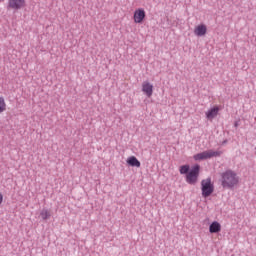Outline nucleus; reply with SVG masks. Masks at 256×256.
<instances>
[{
	"label": "nucleus",
	"mask_w": 256,
	"mask_h": 256,
	"mask_svg": "<svg viewBox=\"0 0 256 256\" xmlns=\"http://www.w3.org/2000/svg\"><path fill=\"white\" fill-rule=\"evenodd\" d=\"M5 111H7V102L3 96H0V114L5 113Z\"/></svg>",
	"instance_id": "obj_12"
},
{
	"label": "nucleus",
	"mask_w": 256,
	"mask_h": 256,
	"mask_svg": "<svg viewBox=\"0 0 256 256\" xmlns=\"http://www.w3.org/2000/svg\"><path fill=\"white\" fill-rule=\"evenodd\" d=\"M142 93H144L148 98L153 97V84L149 81H144L142 83Z\"/></svg>",
	"instance_id": "obj_7"
},
{
	"label": "nucleus",
	"mask_w": 256,
	"mask_h": 256,
	"mask_svg": "<svg viewBox=\"0 0 256 256\" xmlns=\"http://www.w3.org/2000/svg\"><path fill=\"white\" fill-rule=\"evenodd\" d=\"M2 203H3V194L0 193V205H2Z\"/></svg>",
	"instance_id": "obj_15"
},
{
	"label": "nucleus",
	"mask_w": 256,
	"mask_h": 256,
	"mask_svg": "<svg viewBox=\"0 0 256 256\" xmlns=\"http://www.w3.org/2000/svg\"><path fill=\"white\" fill-rule=\"evenodd\" d=\"M220 110H221V108H219V106H214V107L210 108L208 111H206L205 115H206V118L208 119V121H213L215 119V117H217V115H219Z\"/></svg>",
	"instance_id": "obj_8"
},
{
	"label": "nucleus",
	"mask_w": 256,
	"mask_h": 256,
	"mask_svg": "<svg viewBox=\"0 0 256 256\" xmlns=\"http://www.w3.org/2000/svg\"><path fill=\"white\" fill-rule=\"evenodd\" d=\"M26 0H8V9L19 11L25 7Z\"/></svg>",
	"instance_id": "obj_6"
},
{
	"label": "nucleus",
	"mask_w": 256,
	"mask_h": 256,
	"mask_svg": "<svg viewBox=\"0 0 256 256\" xmlns=\"http://www.w3.org/2000/svg\"><path fill=\"white\" fill-rule=\"evenodd\" d=\"M194 34L197 37H203V36L207 35V26L205 24H200V25L196 26L194 29Z\"/></svg>",
	"instance_id": "obj_9"
},
{
	"label": "nucleus",
	"mask_w": 256,
	"mask_h": 256,
	"mask_svg": "<svg viewBox=\"0 0 256 256\" xmlns=\"http://www.w3.org/2000/svg\"><path fill=\"white\" fill-rule=\"evenodd\" d=\"M210 233H220L221 232V224L217 221H214L209 226Z\"/></svg>",
	"instance_id": "obj_11"
},
{
	"label": "nucleus",
	"mask_w": 256,
	"mask_h": 256,
	"mask_svg": "<svg viewBox=\"0 0 256 256\" xmlns=\"http://www.w3.org/2000/svg\"><path fill=\"white\" fill-rule=\"evenodd\" d=\"M200 169L201 167L199 165H195L186 175V181L189 183V185H195V183H197V179H199Z\"/></svg>",
	"instance_id": "obj_4"
},
{
	"label": "nucleus",
	"mask_w": 256,
	"mask_h": 256,
	"mask_svg": "<svg viewBox=\"0 0 256 256\" xmlns=\"http://www.w3.org/2000/svg\"><path fill=\"white\" fill-rule=\"evenodd\" d=\"M145 17H146L145 9L138 8L134 11L133 21H134V23L141 25V23H143V21H145Z\"/></svg>",
	"instance_id": "obj_5"
},
{
	"label": "nucleus",
	"mask_w": 256,
	"mask_h": 256,
	"mask_svg": "<svg viewBox=\"0 0 256 256\" xmlns=\"http://www.w3.org/2000/svg\"><path fill=\"white\" fill-rule=\"evenodd\" d=\"M221 152L215 150H206L204 152L194 155L195 161H205V159H212V157H220Z\"/></svg>",
	"instance_id": "obj_3"
},
{
	"label": "nucleus",
	"mask_w": 256,
	"mask_h": 256,
	"mask_svg": "<svg viewBox=\"0 0 256 256\" xmlns=\"http://www.w3.org/2000/svg\"><path fill=\"white\" fill-rule=\"evenodd\" d=\"M214 191L215 185L213 184V181H211V178H206L201 181V192L204 199H207V197H211Z\"/></svg>",
	"instance_id": "obj_2"
},
{
	"label": "nucleus",
	"mask_w": 256,
	"mask_h": 256,
	"mask_svg": "<svg viewBox=\"0 0 256 256\" xmlns=\"http://www.w3.org/2000/svg\"><path fill=\"white\" fill-rule=\"evenodd\" d=\"M40 217L41 219H43L44 221H46V219H49L51 217V213L49 212V210L47 209H43L40 212Z\"/></svg>",
	"instance_id": "obj_13"
},
{
	"label": "nucleus",
	"mask_w": 256,
	"mask_h": 256,
	"mask_svg": "<svg viewBox=\"0 0 256 256\" xmlns=\"http://www.w3.org/2000/svg\"><path fill=\"white\" fill-rule=\"evenodd\" d=\"M223 189H235L239 186L240 178L237 172L228 169L220 174Z\"/></svg>",
	"instance_id": "obj_1"
},
{
	"label": "nucleus",
	"mask_w": 256,
	"mask_h": 256,
	"mask_svg": "<svg viewBox=\"0 0 256 256\" xmlns=\"http://www.w3.org/2000/svg\"><path fill=\"white\" fill-rule=\"evenodd\" d=\"M126 163L130 167H137V168L141 167V162L135 156L128 157L126 160Z\"/></svg>",
	"instance_id": "obj_10"
},
{
	"label": "nucleus",
	"mask_w": 256,
	"mask_h": 256,
	"mask_svg": "<svg viewBox=\"0 0 256 256\" xmlns=\"http://www.w3.org/2000/svg\"><path fill=\"white\" fill-rule=\"evenodd\" d=\"M186 173H189V165L180 166V174L186 175Z\"/></svg>",
	"instance_id": "obj_14"
}]
</instances>
